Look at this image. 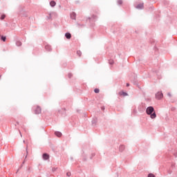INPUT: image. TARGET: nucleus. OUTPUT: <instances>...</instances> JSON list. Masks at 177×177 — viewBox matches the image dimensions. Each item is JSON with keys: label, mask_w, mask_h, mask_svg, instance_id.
Masks as SVG:
<instances>
[{"label": "nucleus", "mask_w": 177, "mask_h": 177, "mask_svg": "<svg viewBox=\"0 0 177 177\" xmlns=\"http://www.w3.org/2000/svg\"><path fill=\"white\" fill-rule=\"evenodd\" d=\"M146 113L148 115H150L151 118L154 119L157 117L156 112H154V108L153 106H148L146 109Z\"/></svg>", "instance_id": "f257e3e1"}, {"label": "nucleus", "mask_w": 177, "mask_h": 177, "mask_svg": "<svg viewBox=\"0 0 177 177\" xmlns=\"http://www.w3.org/2000/svg\"><path fill=\"white\" fill-rule=\"evenodd\" d=\"M167 95H168L169 97H171V93H167Z\"/></svg>", "instance_id": "bb28decb"}, {"label": "nucleus", "mask_w": 177, "mask_h": 177, "mask_svg": "<svg viewBox=\"0 0 177 177\" xmlns=\"http://www.w3.org/2000/svg\"><path fill=\"white\" fill-rule=\"evenodd\" d=\"M124 150H125V146H124V145H120V146L119 147V151H121V152H122V151H124Z\"/></svg>", "instance_id": "9d476101"}, {"label": "nucleus", "mask_w": 177, "mask_h": 177, "mask_svg": "<svg viewBox=\"0 0 177 177\" xmlns=\"http://www.w3.org/2000/svg\"><path fill=\"white\" fill-rule=\"evenodd\" d=\"M148 177H156V176H154V174H149L148 175Z\"/></svg>", "instance_id": "412c9836"}, {"label": "nucleus", "mask_w": 177, "mask_h": 177, "mask_svg": "<svg viewBox=\"0 0 177 177\" xmlns=\"http://www.w3.org/2000/svg\"><path fill=\"white\" fill-rule=\"evenodd\" d=\"M94 92L95 93H99V92H100V90H99V88H95Z\"/></svg>", "instance_id": "2eb2a0df"}, {"label": "nucleus", "mask_w": 177, "mask_h": 177, "mask_svg": "<svg viewBox=\"0 0 177 177\" xmlns=\"http://www.w3.org/2000/svg\"><path fill=\"white\" fill-rule=\"evenodd\" d=\"M123 96H128V93H127L126 92H122V94Z\"/></svg>", "instance_id": "6ab92c4d"}, {"label": "nucleus", "mask_w": 177, "mask_h": 177, "mask_svg": "<svg viewBox=\"0 0 177 177\" xmlns=\"http://www.w3.org/2000/svg\"><path fill=\"white\" fill-rule=\"evenodd\" d=\"M109 64L113 65V64H114V61L113 59H110L109 61Z\"/></svg>", "instance_id": "dca6fc26"}, {"label": "nucleus", "mask_w": 177, "mask_h": 177, "mask_svg": "<svg viewBox=\"0 0 177 177\" xmlns=\"http://www.w3.org/2000/svg\"><path fill=\"white\" fill-rule=\"evenodd\" d=\"M136 9H143L145 8V6L143 3H140L136 6Z\"/></svg>", "instance_id": "20e7f679"}, {"label": "nucleus", "mask_w": 177, "mask_h": 177, "mask_svg": "<svg viewBox=\"0 0 177 177\" xmlns=\"http://www.w3.org/2000/svg\"><path fill=\"white\" fill-rule=\"evenodd\" d=\"M66 176H71V172H67Z\"/></svg>", "instance_id": "5701e85b"}, {"label": "nucleus", "mask_w": 177, "mask_h": 177, "mask_svg": "<svg viewBox=\"0 0 177 177\" xmlns=\"http://www.w3.org/2000/svg\"><path fill=\"white\" fill-rule=\"evenodd\" d=\"M16 45H17V46H21V45H22L21 41H17Z\"/></svg>", "instance_id": "ddd939ff"}, {"label": "nucleus", "mask_w": 177, "mask_h": 177, "mask_svg": "<svg viewBox=\"0 0 177 177\" xmlns=\"http://www.w3.org/2000/svg\"><path fill=\"white\" fill-rule=\"evenodd\" d=\"M118 5H122V0H118Z\"/></svg>", "instance_id": "f3484780"}, {"label": "nucleus", "mask_w": 177, "mask_h": 177, "mask_svg": "<svg viewBox=\"0 0 177 177\" xmlns=\"http://www.w3.org/2000/svg\"><path fill=\"white\" fill-rule=\"evenodd\" d=\"M1 40L3 41V42H6V37L1 36Z\"/></svg>", "instance_id": "f8f14e48"}, {"label": "nucleus", "mask_w": 177, "mask_h": 177, "mask_svg": "<svg viewBox=\"0 0 177 177\" xmlns=\"http://www.w3.org/2000/svg\"><path fill=\"white\" fill-rule=\"evenodd\" d=\"M92 19H93V20H95V19H96V16L93 15Z\"/></svg>", "instance_id": "a878e982"}, {"label": "nucleus", "mask_w": 177, "mask_h": 177, "mask_svg": "<svg viewBox=\"0 0 177 177\" xmlns=\"http://www.w3.org/2000/svg\"><path fill=\"white\" fill-rule=\"evenodd\" d=\"M127 86H129V83H127Z\"/></svg>", "instance_id": "c85d7f7f"}, {"label": "nucleus", "mask_w": 177, "mask_h": 177, "mask_svg": "<svg viewBox=\"0 0 177 177\" xmlns=\"http://www.w3.org/2000/svg\"><path fill=\"white\" fill-rule=\"evenodd\" d=\"M52 171H53V172H55V171H56V167H53V168L52 169Z\"/></svg>", "instance_id": "b1692460"}, {"label": "nucleus", "mask_w": 177, "mask_h": 177, "mask_svg": "<svg viewBox=\"0 0 177 177\" xmlns=\"http://www.w3.org/2000/svg\"><path fill=\"white\" fill-rule=\"evenodd\" d=\"M164 96V95L162 94V92L158 91L156 94V98L158 99V100H160V99H162V97Z\"/></svg>", "instance_id": "7ed1b4c3"}, {"label": "nucleus", "mask_w": 177, "mask_h": 177, "mask_svg": "<svg viewBox=\"0 0 177 177\" xmlns=\"http://www.w3.org/2000/svg\"><path fill=\"white\" fill-rule=\"evenodd\" d=\"M77 55L80 57H81V55H82V53L81 52V50H77Z\"/></svg>", "instance_id": "4468645a"}, {"label": "nucleus", "mask_w": 177, "mask_h": 177, "mask_svg": "<svg viewBox=\"0 0 177 177\" xmlns=\"http://www.w3.org/2000/svg\"><path fill=\"white\" fill-rule=\"evenodd\" d=\"M50 6H51V8H55V6H56V1H51L50 2Z\"/></svg>", "instance_id": "6e6552de"}, {"label": "nucleus", "mask_w": 177, "mask_h": 177, "mask_svg": "<svg viewBox=\"0 0 177 177\" xmlns=\"http://www.w3.org/2000/svg\"><path fill=\"white\" fill-rule=\"evenodd\" d=\"M65 37L67 39H71V33L70 32H66L65 34Z\"/></svg>", "instance_id": "423d86ee"}, {"label": "nucleus", "mask_w": 177, "mask_h": 177, "mask_svg": "<svg viewBox=\"0 0 177 177\" xmlns=\"http://www.w3.org/2000/svg\"><path fill=\"white\" fill-rule=\"evenodd\" d=\"M5 17H6V15H2L0 19H1V20H3L5 19Z\"/></svg>", "instance_id": "a211bd4d"}, {"label": "nucleus", "mask_w": 177, "mask_h": 177, "mask_svg": "<svg viewBox=\"0 0 177 177\" xmlns=\"http://www.w3.org/2000/svg\"><path fill=\"white\" fill-rule=\"evenodd\" d=\"M75 17H77V14H75V12H72L71 14V18L73 19V20H75Z\"/></svg>", "instance_id": "39448f33"}, {"label": "nucleus", "mask_w": 177, "mask_h": 177, "mask_svg": "<svg viewBox=\"0 0 177 177\" xmlns=\"http://www.w3.org/2000/svg\"><path fill=\"white\" fill-rule=\"evenodd\" d=\"M68 78H71L73 77V74L68 73Z\"/></svg>", "instance_id": "4be33fe9"}, {"label": "nucleus", "mask_w": 177, "mask_h": 177, "mask_svg": "<svg viewBox=\"0 0 177 177\" xmlns=\"http://www.w3.org/2000/svg\"><path fill=\"white\" fill-rule=\"evenodd\" d=\"M19 133H20L21 136H21V132L19 131Z\"/></svg>", "instance_id": "c756f323"}, {"label": "nucleus", "mask_w": 177, "mask_h": 177, "mask_svg": "<svg viewBox=\"0 0 177 177\" xmlns=\"http://www.w3.org/2000/svg\"><path fill=\"white\" fill-rule=\"evenodd\" d=\"M55 135H56V136H57L58 138H60L62 136V132L55 131Z\"/></svg>", "instance_id": "9b49d317"}, {"label": "nucleus", "mask_w": 177, "mask_h": 177, "mask_svg": "<svg viewBox=\"0 0 177 177\" xmlns=\"http://www.w3.org/2000/svg\"><path fill=\"white\" fill-rule=\"evenodd\" d=\"M93 124H94L95 122H93V120L92 121Z\"/></svg>", "instance_id": "7c9ffc66"}, {"label": "nucleus", "mask_w": 177, "mask_h": 177, "mask_svg": "<svg viewBox=\"0 0 177 177\" xmlns=\"http://www.w3.org/2000/svg\"><path fill=\"white\" fill-rule=\"evenodd\" d=\"M45 49H46V50H48V52H50V50H52V47L49 45H46L45 46Z\"/></svg>", "instance_id": "0eeeda50"}, {"label": "nucleus", "mask_w": 177, "mask_h": 177, "mask_svg": "<svg viewBox=\"0 0 177 177\" xmlns=\"http://www.w3.org/2000/svg\"><path fill=\"white\" fill-rule=\"evenodd\" d=\"M34 110H35V114H41V112L42 111V109L39 106H37L35 108H34Z\"/></svg>", "instance_id": "f03ea898"}, {"label": "nucleus", "mask_w": 177, "mask_h": 177, "mask_svg": "<svg viewBox=\"0 0 177 177\" xmlns=\"http://www.w3.org/2000/svg\"><path fill=\"white\" fill-rule=\"evenodd\" d=\"M174 156L176 157V158H177V151L174 153Z\"/></svg>", "instance_id": "393cba45"}, {"label": "nucleus", "mask_w": 177, "mask_h": 177, "mask_svg": "<svg viewBox=\"0 0 177 177\" xmlns=\"http://www.w3.org/2000/svg\"><path fill=\"white\" fill-rule=\"evenodd\" d=\"M92 157H95V153L91 154Z\"/></svg>", "instance_id": "cd10ccee"}, {"label": "nucleus", "mask_w": 177, "mask_h": 177, "mask_svg": "<svg viewBox=\"0 0 177 177\" xmlns=\"http://www.w3.org/2000/svg\"><path fill=\"white\" fill-rule=\"evenodd\" d=\"M50 19H52V13H50L49 16L48 17V20H50Z\"/></svg>", "instance_id": "aec40b11"}, {"label": "nucleus", "mask_w": 177, "mask_h": 177, "mask_svg": "<svg viewBox=\"0 0 177 177\" xmlns=\"http://www.w3.org/2000/svg\"><path fill=\"white\" fill-rule=\"evenodd\" d=\"M43 159L44 160H49V155L48 153L43 154Z\"/></svg>", "instance_id": "1a4fd4ad"}]
</instances>
